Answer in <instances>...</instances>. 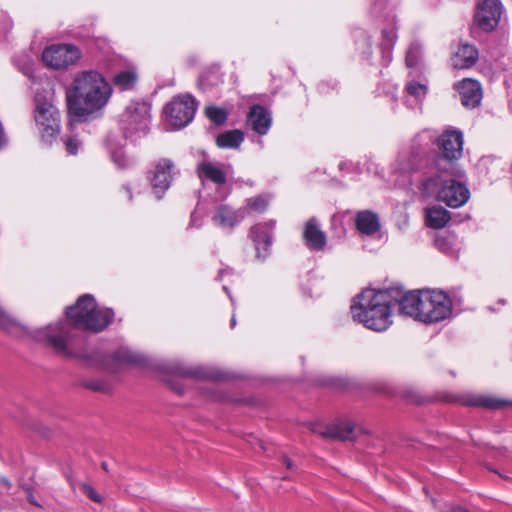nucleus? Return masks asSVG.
<instances>
[{"instance_id": "obj_1", "label": "nucleus", "mask_w": 512, "mask_h": 512, "mask_svg": "<svg viewBox=\"0 0 512 512\" xmlns=\"http://www.w3.org/2000/svg\"><path fill=\"white\" fill-rule=\"evenodd\" d=\"M114 312L108 308H98L94 297L85 294L76 304L66 309V320L36 329L32 337L56 353L70 355L69 345L74 339V329L89 330L95 333L103 331L112 322Z\"/></svg>"}, {"instance_id": "obj_2", "label": "nucleus", "mask_w": 512, "mask_h": 512, "mask_svg": "<svg viewBox=\"0 0 512 512\" xmlns=\"http://www.w3.org/2000/svg\"><path fill=\"white\" fill-rule=\"evenodd\" d=\"M112 94V85L98 70L78 72L65 93L70 126L100 117Z\"/></svg>"}, {"instance_id": "obj_3", "label": "nucleus", "mask_w": 512, "mask_h": 512, "mask_svg": "<svg viewBox=\"0 0 512 512\" xmlns=\"http://www.w3.org/2000/svg\"><path fill=\"white\" fill-rule=\"evenodd\" d=\"M391 309L387 290L366 289L354 300L351 314L354 321L362 323L368 329L381 332L392 323Z\"/></svg>"}, {"instance_id": "obj_4", "label": "nucleus", "mask_w": 512, "mask_h": 512, "mask_svg": "<svg viewBox=\"0 0 512 512\" xmlns=\"http://www.w3.org/2000/svg\"><path fill=\"white\" fill-rule=\"evenodd\" d=\"M438 172L440 174L425 180L424 192L450 208H459L466 204L470 198V191L463 182L454 178L457 176L454 165H449V168Z\"/></svg>"}, {"instance_id": "obj_5", "label": "nucleus", "mask_w": 512, "mask_h": 512, "mask_svg": "<svg viewBox=\"0 0 512 512\" xmlns=\"http://www.w3.org/2000/svg\"><path fill=\"white\" fill-rule=\"evenodd\" d=\"M452 313V301L442 290H422L420 321L436 323L447 319Z\"/></svg>"}, {"instance_id": "obj_6", "label": "nucleus", "mask_w": 512, "mask_h": 512, "mask_svg": "<svg viewBox=\"0 0 512 512\" xmlns=\"http://www.w3.org/2000/svg\"><path fill=\"white\" fill-rule=\"evenodd\" d=\"M150 105L144 101L130 103L121 116V129L126 138L147 134L150 124Z\"/></svg>"}, {"instance_id": "obj_7", "label": "nucleus", "mask_w": 512, "mask_h": 512, "mask_svg": "<svg viewBox=\"0 0 512 512\" xmlns=\"http://www.w3.org/2000/svg\"><path fill=\"white\" fill-rule=\"evenodd\" d=\"M34 117L41 133L42 140L51 143L60 132V113L58 109L47 99L39 96L35 99Z\"/></svg>"}, {"instance_id": "obj_8", "label": "nucleus", "mask_w": 512, "mask_h": 512, "mask_svg": "<svg viewBox=\"0 0 512 512\" xmlns=\"http://www.w3.org/2000/svg\"><path fill=\"white\" fill-rule=\"evenodd\" d=\"M439 155L436 158L437 170L449 168L452 162L461 158L463 153V134L456 129H447L436 140Z\"/></svg>"}, {"instance_id": "obj_9", "label": "nucleus", "mask_w": 512, "mask_h": 512, "mask_svg": "<svg viewBox=\"0 0 512 512\" xmlns=\"http://www.w3.org/2000/svg\"><path fill=\"white\" fill-rule=\"evenodd\" d=\"M179 174L174 162L169 158L157 160L148 172V180L158 200L162 199Z\"/></svg>"}, {"instance_id": "obj_10", "label": "nucleus", "mask_w": 512, "mask_h": 512, "mask_svg": "<svg viewBox=\"0 0 512 512\" xmlns=\"http://www.w3.org/2000/svg\"><path fill=\"white\" fill-rule=\"evenodd\" d=\"M197 103L190 95L173 98L165 107L166 119L176 129L187 126L194 118Z\"/></svg>"}, {"instance_id": "obj_11", "label": "nucleus", "mask_w": 512, "mask_h": 512, "mask_svg": "<svg viewBox=\"0 0 512 512\" xmlns=\"http://www.w3.org/2000/svg\"><path fill=\"white\" fill-rule=\"evenodd\" d=\"M434 141L435 138L431 131L425 130L417 134L411 142L409 153L401 156L399 169L402 172L417 170L430 151Z\"/></svg>"}, {"instance_id": "obj_12", "label": "nucleus", "mask_w": 512, "mask_h": 512, "mask_svg": "<svg viewBox=\"0 0 512 512\" xmlns=\"http://www.w3.org/2000/svg\"><path fill=\"white\" fill-rule=\"evenodd\" d=\"M81 57L80 50L71 44H53L44 49L42 60L53 70L67 69Z\"/></svg>"}, {"instance_id": "obj_13", "label": "nucleus", "mask_w": 512, "mask_h": 512, "mask_svg": "<svg viewBox=\"0 0 512 512\" xmlns=\"http://www.w3.org/2000/svg\"><path fill=\"white\" fill-rule=\"evenodd\" d=\"M391 300V308L399 306L401 314L420 320L422 290L405 292L401 287L386 289Z\"/></svg>"}, {"instance_id": "obj_14", "label": "nucleus", "mask_w": 512, "mask_h": 512, "mask_svg": "<svg viewBox=\"0 0 512 512\" xmlns=\"http://www.w3.org/2000/svg\"><path fill=\"white\" fill-rule=\"evenodd\" d=\"M502 10L499 0H481L475 14V21L481 29L490 32L498 26Z\"/></svg>"}, {"instance_id": "obj_15", "label": "nucleus", "mask_w": 512, "mask_h": 512, "mask_svg": "<svg viewBox=\"0 0 512 512\" xmlns=\"http://www.w3.org/2000/svg\"><path fill=\"white\" fill-rule=\"evenodd\" d=\"M167 374L175 377L222 380L224 375L220 372L210 371L203 367H188L181 362H172L164 366Z\"/></svg>"}, {"instance_id": "obj_16", "label": "nucleus", "mask_w": 512, "mask_h": 512, "mask_svg": "<svg viewBox=\"0 0 512 512\" xmlns=\"http://www.w3.org/2000/svg\"><path fill=\"white\" fill-rule=\"evenodd\" d=\"M245 218V209H235L227 204H220L216 207L211 220L213 224L221 229L232 231Z\"/></svg>"}, {"instance_id": "obj_17", "label": "nucleus", "mask_w": 512, "mask_h": 512, "mask_svg": "<svg viewBox=\"0 0 512 512\" xmlns=\"http://www.w3.org/2000/svg\"><path fill=\"white\" fill-rule=\"evenodd\" d=\"M275 227V221L270 220L264 223H259L251 227L250 237L252 238L257 256L265 258L269 252L272 244V231Z\"/></svg>"}, {"instance_id": "obj_18", "label": "nucleus", "mask_w": 512, "mask_h": 512, "mask_svg": "<svg viewBox=\"0 0 512 512\" xmlns=\"http://www.w3.org/2000/svg\"><path fill=\"white\" fill-rule=\"evenodd\" d=\"M312 431L325 438L341 441H354L356 439V426L350 421L336 422L326 427L315 426Z\"/></svg>"}, {"instance_id": "obj_19", "label": "nucleus", "mask_w": 512, "mask_h": 512, "mask_svg": "<svg viewBox=\"0 0 512 512\" xmlns=\"http://www.w3.org/2000/svg\"><path fill=\"white\" fill-rule=\"evenodd\" d=\"M459 92L460 101L467 108H475L482 99V88L478 81L467 78L455 84Z\"/></svg>"}, {"instance_id": "obj_20", "label": "nucleus", "mask_w": 512, "mask_h": 512, "mask_svg": "<svg viewBox=\"0 0 512 512\" xmlns=\"http://www.w3.org/2000/svg\"><path fill=\"white\" fill-rule=\"evenodd\" d=\"M303 240L314 251H322L327 243L326 234L321 230L318 220L311 217L304 225Z\"/></svg>"}, {"instance_id": "obj_21", "label": "nucleus", "mask_w": 512, "mask_h": 512, "mask_svg": "<svg viewBox=\"0 0 512 512\" xmlns=\"http://www.w3.org/2000/svg\"><path fill=\"white\" fill-rule=\"evenodd\" d=\"M247 124L259 135L267 134L272 124L270 111L261 105H253L247 115Z\"/></svg>"}, {"instance_id": "obj_22", "label": "nucleus", "mask_w": 512, "mask_h": 512, "mask_svg": "<svg viewBox=\"0 0 512 512\" xmlns=\"http://www.w3.org/2000/svg\"><path fill=\"white\" fill-rule=\"evenodd\" d=\"M466 406L481 407L485 409L497 410L505 406L512 405V401L497 398L491 395L470 394L462 399Z\"/></svg>"}, {"instance_id": "obj_23", "label": "nucleus", "mask_w": 512, "mask_h": 512, "mask_svg": "<svg viewBox=\"0 0 512 512\" xmlns=\"http://www.w3.org/2000/svg\"><path fill=\"white\" fill-rule=\"evenodd\" d=\"M197 170L199 177L202 179L209 180L218 186L226 183L227 170L224 169L222 164L203 161L198 165Z\"/></svg>"}, {"instance_id": "obj_24", "label": "nucleus", "mask_w": 512, "mask_h": 512, "mask_svg": "<svg viewBox=\"0 0 512 512\" xmlns=\"http://www.w3.org/2000/svg\"><path fill=\"white\" fill-rule=\"evenodd\" d=\"M478 60L477 49L468 44L461 45L453 57V66L458 69L470 68Z\"/></svg>"}, {"instance_id": "obj_25", "label": "nucleus", "mask_w": 512, "mask_h": 512, "mask_svg": "<svg viewBox=\"0 0 512 512\" xmlns=\"http://www.w3.org/2000/svg\"><path fill=\"white\" fill-rule=\"evenodd\" d=\"M356 226L361 233L373 235L380 228L379 218L371 211H361L356 216Z\"/></svg>"}, {"instance_id": "obj_26", "label": "nucleus", "mask_w": 512, "mask_h": 512, "mask_svg": "<svg viewBox=\"0 0 512 512\" xmlns=\"http://www.w3.org/2000/svg\"><path fill=\"white\" fill-rule=\"evenodd\" d=\"M450 220V213L442 207H432L427 209L426 223L434 229H441L446 226Z\"/></svg>"}, {"instance_id": "obj_27", "label": "nucleus", "mask_w": 512, "mask_h": 512, "mask_svg": "<svg viewBox=\"0 0 512 512\" xmlns=\"http://www.w3.org/2000/svg\"><path fill=\"white\" fill-rule=\"evenodd\" d=\"M397 35L394 27L382 30V64L387 66L392 60V47L396 41Z\"/></svg>"}, {"instance_id": "obj_28", "label": "nucleus", "mask_w": 512, "mask_h": 512, "mask_svg": "<svg viewBox=\"0 0 512 512\" xmlns=\"http://www.w3.org/2000/svg\"><path fill=\"white\" fill-rule=\"evenodd\" d=\"M243 140V132L235 129L220 134L216 139V143L220 148H238Z\"/></svg>"}, {"instance_id": "obj_29", "label": "nucleus", "mask_w": 512, "mask_h": 512, "mask_svg": "<svg viewBox=\"0 0 512 512\" xmlns=\"http://www.w3.org/2000/svg\"><path fill=\"white\" fill-rule=\"evenodd\" d=\"M137 80L138 75L134 70H124L115 74L112 82L120 90L126 91L134 88Z\"/></svg>"}, {"instance_id": "obj_30", "label": "nucleus", "mask_w": 512, "mask_h": 512, "mask_svg": "<svg viewBox=\"0 0 512 512\" xmlns=\"http://www.w3.org/2000/svg\"><path fill=\"white\" fill-rule=\"evenodd\" d=\"M112 360L122 364H138L142 362V357L128 348H120L112 354Z\"/></svg>"}, {"instance_id": "obj_31", "label": "nucleus", "mask_w": 512, "mask_h": 512, "mask_svg": "<svg viewBox=\"0 0 512 512\" xmlns=\"http://www.w3.org/2000/svg\"><path fill=\"white\" fill-rule=\"evenodd\" d=\"M269 205V198L265 195H258L255 197L248 198L246 205L242 209H245V215L248 213H263Z\"/></svg>"}, {"instance_id": "obj_32", "label": "nucleus", "mask_w": 512, "mask_h": 512, "mask_svg": "<svg viewBox=\"0 0 512 512\" xmlns=\"http://www.w3.org/2000/svg\"><path fill=\"white\" fill-rule=\"evenodd\" d=\"M422 56V46L418 42H412L406 53V65L409 68L416 67Z\"/></svg>"}, {"instance_id": "obj_33", "label": "nucleus", "mask_w": 512, "mask_h": 512, "mask_svg": "<svg viewBox=\"0 0 512 512\" xmlns=\"http://www.w3.org/2000/svg\"><path fill=\"white\" fill-rule=\"evenodd\" d=\"M406 91L410 97L415 99L416 104L421 102L427 93V87L416 81H411L406 85Z\"/></svg>"}, {"instance_id": "obj_34", "label": "nucleus", "mask_w": 512, "mask_h": 512, "mask_svg": "<svg viewBox=\"0 0 512 512\" xmlns=\"http://www.w3.org/2000/svg\"><path fill=\"white\" fill-rule=\"evenodd\" d=\"M206 116L216 125H222L227 120V111L216 106H208L205 110Z\"/></svg>"}, {"instance_id": "obj_35", "label": "nucleus", "mask_w": 512, "mask_h": 512, "mask_svg": "<svg viewBox=\"0 0 512 512\" xmlns=\"http://www.w3.org/2000/svg\"><path fill=\"white\" fill-rule=\"evenodd\" d=\"M111 157H112L113 162L119 168H127V167L131 166L133 163V161L125 155L124 151L121 148L112 151Z\"/></svg>"}, {"instance_id": "obj_36", "label": "nucleus", "mask_w": 512, "mask_h": 512, "mask_svg": "<svg viewBox=\"0 0 512 512\" xmlns=\"http://www.w3.org/2000/svg\"><path fill=\"white\" fill-rule=\"evenodd\" d=\"M219 77L215 73H207L200 77L199 87L203 91H208L212 86L219 83Z\"/></svg>"}, {"instance_id": "obj_37", "label": "nucleus", "mask_w": 512, "mask_h": 512, "mask_svg": "<svg viewBox=\"0 0 512 512\" xmlns=\"http://www.w3.org/2000/svg\"><path fill=\"white\" fill-rule=\"evenodd\" d=\"M66 151L70 155H76L81 142L74 136H67L63 139Z\"/></svg>"}, {"instance_id": "obj_38", "label": "nucleus", "mask_w": 512, "mask_h": 512, "mask_svg": "<svg viewBox=\"0 0 512 512\" xmlns=\"http://www.w3.org/2000/svg\"><path fill=\"white\" fill-rule=\"evenodd\" d=\"M80 487L82 488V490L84 491V493L94 502L96 503H101L102 502V498L101 496L96 492V490L86 484V483H81L80 484Z\"/></svg>"}, {"instance_id": "obj_39", "label": "nucleus", "mask_w": 512, "mask_h": 512, "mask_svg": "<svg viewBox=\"0 0 512 512\" xmlns=\"http://www.w3.org/2000/svg\"><path fill=\"white\" fill-rule=\"evenodd\" d=\"M2 330L7 331H13L18 327V324L10 317H8L3 311H2Z\"/></svg>"}, {"instance_id": "obj_40", "label": "nucleus", "mask_w": 512, "mask_h": 512, "mask_svg": "<svg viewBox=\"0 0 512 512\" xmlns=\"http://www.w3.org/2000/svg\"><path fill=\"white\" fill-rule=\"evenodd\" d=\"M384 8V1L383 0H377L374 4V7L372 9V12L379 16Z\"/></svg>"}, {"instance_id": "obj_41", "label": "nucleus", "mask_w": 512, "mask_h": 512, "mask_svg": "<svg viewBox=\"0 0 512 512\" xmlns=\"http://www.w3.org/2000/svg\"><path fill=\"white\" fill-rule=\"evenodd\" d=\"M282 461L285 464L286 468H288V469L294 468L293 462L287 456H283Z\"/></svg>"}, {"instance_id": "obj_42", "label": "nucleus", "mask_w": 512, "mask_h": 512, "mask_svg": "<svg viewBox=\"0 0 512 512\" xmlns=\"http://www.w3.org/2000/svg\"><path fill=\"white\" fill-rule=\"evenodd\" d=\"M197 221H198V218L196 217V213H193V214L191 215V226L200 227V226H201V223H198V224H197Z\"/></svg>"}, {"instance_id": "obj_43", "label": "nucleus", "mask_w": 512, "mask_h": 512, "mask_svg": "<svg viewBox=\"0 0 512 512\" xmlns=\"http://www.w3.org/2000/svg\"><path fill=\"white\" fill-rule=\"evenodd\" d=\"M445 239H437L436 241V245L441 249V250H445Z\"/></svg>"}, {"instance_id": "obj_44", "label": "nucleus", "mask_w": 512, "mask_h": 512, "mask_svg": "<svg viewBox=\"0 0 512 512\" xmlns=\"http://www.w3.org/2000/svg\"><path fill=\"white\" fill-rule=\"evenodd\" d=\"M171 387L174 391H176L178 394H182L183 393V389L180 387V386H177V385H174L171 383Z\"/></svg>"}, {"instance_id": "obj_45", "label": "nucleus", "mask_w": 512, "mask_h": 512, "mask_svg": "<svg viewBox=\"0 0 512 512\" xmlns=\"http://www.w3.org/2000/svg\"><path fill=\"white\" fill-rule=\"evenodd\" d=\"M235 325H236V318H235V315H233L231 318V321H230V326H231V328H234Z\"/></svg>"}, {"instance_id": "obj_46", "label": "nucleus", "mask_w": 512, "mask_h": 512, "mask_svg": "<svg viewBox=\"0 0 512 512\" xmlns=\"http://www.w3.org/2000/svg\"><path fill=\"white\" fill-rule=\"evenodd\" d=\"M101 467H102V469H103V470L108 471V466H107V463H106V462H103V463L101 464Z\"/></svg>"}, {"instance_id": "obj_47", "label": "nucleus", "mask_w": 512, "mask_h": 512, "mask_svg": "<svg viewBox=\"0 0 512 512\" xmlns=\"http://www.w3.org/2000/svg\"><path fill=\"white\" fill-rule=\"evenodd\" d=\"M29 501H30V503H32L34 505H38L32 496L29 497Z\"/></svg>"}, {"instance_id": "obj_48", "label": "nucleus", "mask_w": 512, "mask_h": 512, "mask_svg": "<svg viewBox=\"0 0 512 512\" xmlns=\"http://www.w3.org/2000/svg\"><path fill=\"white\" fill-rule=\"evenodd\" d=\"M126 191H127L128 196H129V199L131 200L132 199L131 190L129 188H126Z\"/></svg>"}, {"instance_id": "obj_49", "label": "nucleus", "mask_w": 512, "mask_h": 512, "mask_svg": "<svg viewBox=\"0 0 512 512\" xmlns=\"http://www.w3.org/2000/svg\"><path fill=\"white\" fill-rule=\"evenodd\" d=\"M93 388L96 390H102V388L99 385H95V386H93Z\"/></svg>"}, {"instance_id": "obj_50", "label": "nucleus", "mask_w": 512, "mask_h": 512, "mask_svg": "<svg viewBox=\"0 0 512 512\" xmlns=\"http://www.w3.org/2000/svg\"><path fill=\"white\" fill-rule=\"evenodd\" d=\"M224 291L230 296L229 292H228V288L226 286L223 287Z\"/></svg>"}, {"instance_id": "obj_51", "label": "nucleus", "mask_w": 512, "mask_h": 512, "mask_svg": "<svg viewBox=\"0 0 512 512\" xmlns=\"http://www.w3.org/2000/svg\"><path fill=\"white\" fill-rule=\"evenodd\" d=\"M1 483H2V485H3V484H7V485L9 484V483H8V481H6V480H4V479H2V480H1Z\"/></svg>"}, {"instance_id": "obj_52", "label": "nucleus", "mask_w": 512, "mask_h": 512, "mask_svg": "<svg viewBox=\"0 0 512 512\" xmlns=\"http://www.w3.org/2000/svg\"><path fill=\"white\" fill-rule=\"evenodd\" d=\"M343 165H344L343 163H340V164H339V168H340V169H343Z\"/></svg>"}, {"instance_id": "obj_53", "label": "nucleus", "mask_w": 512, "mask_h": 512, "mask_svg": "<svg viewBox=\"0 0 512 512\" xmlns=\"http://www.w3.org/2000/svg\"><path fill=\"white\" fill-rule=\"evenodd\" d=\"M510 360L512 361V344H511V357Z\"/></svg>"}, {"instance_id": "obj_54", "label": "nucleus", "mask_w": 512, "mask_h": 512, "mask_svg": "<svg viewBox=\"0 0 512 512\" xmlns=\"http://www.w3.org/2000/svg\"><path fill=\"white\" fill-rule=\"evenodd\" d=\"M1 141H2V144H3V143H4V137H3V136H2V138H1Z\"/></svg>"}]
</instances>
